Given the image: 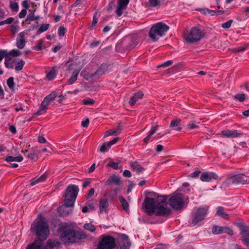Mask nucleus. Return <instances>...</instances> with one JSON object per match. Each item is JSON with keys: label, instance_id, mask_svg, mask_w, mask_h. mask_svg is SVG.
<instances>
[{"label": "nucleus", "instance_id": "1", "mask_svg": "<svg viewBox=\"0 0 249 249\" xmlns=\"http://www.w3.org/2000/svg\"><path fill=\"white\" fill-rule=\"evenodd\" d=\"M78 192L79 188L75 185L71 184L67 187L65 195L64 204L58 207L57 210L61 216H67L71 213V210L69 209L68 207L73 206Z\"/></svg>", "mask_w": 249, "mask_h": 249}, {"label": "nucleus", "instance_id": "2", "mask_svg": "<svg viewBox=\"0 0 249 249\" xmlns=\"http://www.w3.org/2000/svg\"><path fill=\"white\" fill-rule=\"evenodd\" d=\"M86 238V235L84 232L75 231L72 229H65L60 234V239L65 244L78 243Z\"/></svg>", "mask_w": 249, "mask_h": 249}, {"label": "nucleus", "instance_id": "3", "mask_svg": "<svg viewBox=\"0 0 249 249\" xmlns=\"http://www.w3.org/2000/svg\"><path fill=\"white\" fill-rule=\"evenodd\" d=\"M31 230L36 232L38 238L37 240L42 242L47 239L49 233L48 224L43 217L35 222L31 226Z\"/></svg>", "mask_w": 249, "mask_h": 249}, {"label": "nucleus", "instance_id": "4", "mask_svg": "<svg viewBox=\"0 0 249 249\" xmlns=\"http://www.w3.org/2000/svg\"><path fill=\"white\" fill-rule=\"evenodd\" d=\"M205 33L197 27H193L190 30L183 33V38L189 43H194L199 41L205 36Z\"/></svg>", "mask_w": 249, "mask_h": 249}, {"label": "nucleus", "instance_id": "5", "mask_svg": "<svg viewBox=\"0 0 249 249\" xmlns=\"http://www.w3.org/2000/svg\"><path fill=\"white\" fill-rule=\"evenodd\" d=\"M169 29V27L164 23L158 22L151 28L149 32V36L153 41H156L158 38L164 36Z\"/></svg>", "mask_w": 249, "mask_h": 249}, {"label": "nucleus", "instance_id": "6", "mask_svg": "<svg viewBox=\"0 0 249 249\" xmlns=\"http://www.w3.org/2000/svg\"><path fill=\"white\" fill-rule=\"evenodd\" d=\"M61 247V244L58 240L49 239L46 245L40 241L35 240L33 243L29 245L26 249H58Z\"/></svg>", "mask_w": 249, "mask_h": 249}, {"label": "nucleus", "instance_id": "7", "mask_svg": "<svg viewBox=\"0 0 249 249\" xmlns=\"http://www.w3.org/2000/svg\"><path fill=\"white\" fill-rule=\"evenodd\" d=\"M208 212L207 207H199L196 209V212L193 213L189 222L190 225L195 226L201 221L203 220L206 216Z\"/></svg>", "mask_w": 249, "mask_h": 249}, {"label": "nucleus", "instance_id": "8", "mask_svg": "<svg viewBox=\"0 0 249 249\" xmlns=\"http://www.w3.org/2000/svg\"><path fill=\"white\" fill-rule=\"evenodd\" d=\"M116 246L115 239L113 236L103 235L99 241L97 249H114Z\"/></svg>", "mask_w": 249, "mask_h": 249}, {"label": "nucleus", "instance_id": "9", "mask_svg": "<svg viewBox=\"0 0 249 249\" xmlns=\"http://www.w3.org/2000/svg\"><path fill=\"white\" fill-rule=\"evenodd\" d=\"M170 206L175 210H179L183 208L184 205L183 195L181 193L173 194L169 199Z\"/></svg>", "mask_w": 249, "mask_h": 249}, {"label": "nucleus", "instance_id": "10", "mask_svg": "<svg viewBox=\"0 0 249 249\" xmlns=\"http://www.w3.org/2000/svg\"><path fill=\"white\" fill-rule=\"evenodd\" d=\"M142 205L149 215H152L153 213H155L157 204L154 198L146 197Z\"/></svg>", "mask_w": 249, "mask_h": 249}, {"label": "nucleus", "instance_id": "11", "mask_svg": "<svg viewBox=\"0 0 249 249\" xmlns=\"http://www.w3.org/2000/svg\"><path fill=\"white\" fill-rule=\"evenodd\" d=\"M245 176L244 174L232 175L229 174L226 178V182L228 184H244Z\"/></svg>", "mask_w": 249, "mask_h": 249}, {"label": "nucleus", "instance_id": "12", "mask_svg": "<svg viewBox=\"0 0 249 249\" xmlns=\"http://www.w3.org/2000/svg\"><path fill=\"white\" fill-rule=\"evenodd\" d=\"M118 244L120 249H129L131 243L126 235L120 234L119 236Z\"/></svg>", "mask_w": 249, "mask_h": 249}, {"label": "nucleus", "instance_id": "13", "mask_svg": "<svg viewBox=\"0 0 249 249\" xmlns=\"http://www.w3.org/2000/svg\"><path fill=\"white\" fill-rule=\"evenodd\" d=\"M129 2V0H117V8L115 12L118 17L122 15L123 10L126 9Z\"/></svg>", "mask_w": 249, "mask_h": 249}, {"label": "nucleus", "instance_id": "14", "mask_svg": "<svg viewBox=\"0 0 249 249\" xmlns=\"http://www.w3.org/2000/svg\"><path fill=\"white\" fill-rule=\"evenodd\" d=\"M243 133L238 132L236 130H224L221 131V135L226 138H233L243 135Z\"/></svg>", "mask_w": 249, "mask_h": 249}, {"label": "nucleus", "instance_id": "15", "mask_svg": "<svg viewBox=\"0 0 249 249\" xmlns=\"http://www.w3.org/2000/svg\"><path fill=\"white\" fill-rule=\"evenodd\" d=\"M218 176L213 172H203L200 176V178L202 181L209 182L212 179L216 180L218 179Z\"/></svg>", "mask_w": 249, "mask_h": 249}, {"label": "nucleus", "instance_id": "16", "mask_svg": "<svg viewBox=\"0 0 249 249\" xmlns=\"http://www.w3.org/2000/svg\"><path fill=\"white\" fill-rule=\"evenodd\" d=\"M170 209L164 207L163 205L157 206L155 214L157 216L168 215L170 214Z\"/></svg>", "mask_w": 249, "mask_h": 249}, {"label": "nucleus", "instance_id": "17", "mask_svg": "<svg viewBox=\"0 0 249 249\" xmlns=\"http://www.w3.org/2000/svg\"><path fill=\"white\" fill-rule=\"evenodd\" d=\"M181 119L175 118L171 121L169 127L172 130L180 132L182 129L181 126Z\"/></svg>", "mask_w": 249, "mask_h": 249}, {"label": "nucleus", "instance_id": "18", "mask_svg": "<svg viewBox=\"0 0 249 249\" xmlns=\"http://www.w3.org/2000/svg\"><path fill=\"white\" fill-rule=\"evenodd\" d=\"M238 227L240 230V234L243 238L242 240L249 238V227L243 223H239Z\"/></svg>", "mask_w": 249, "mask_h": 249}, {"label": "nucleus", "instance_id": "19", "mask_svg": "<svg viewBox=\"0 0 249 249\" xmlns=\"http://www.w3.org/2000/svg\"><path fill=\"white\" fill-rule=\"evenodd\" d=\"M25 33L24 32H21L18 35L17 39V46L18 49H23L25 45Z\"/></svg>", "mask_w": 249, "mask_h": 249}, {"label": "nucleus", "instance_id": "20", "mask_svg": "<svg viewBox=\"0 0 249 249\" xmlns=\"http://www.w3.org/2000/svg\"><path fill=\"white\" fill-rule=\"evenodd\" d=\"M118 140H119V138L116 137V138H115L114 139H113V140L111 141L107 142H104L102 145V146H101V147L100 148V152H104L107 151L110 148V147H111V145L116 143L117 142Z\"/></svg>", "mask_w": 249, "mask_h": 249}, {"label": "nucleus", "instance_id": "21", "mask_svg": "<svg viewBox=\"0 0 249 249\" xmlns=\"http://www.w3.org/2000/svg\"><path fill=\"white\" fill-rule=\"evenodd\" d=\"M108 65L107 64H102L97 69L95 73L92 76H97L98 77L106 73L107 71Z\"/></svg>", "mask_w": 249, "mask_h": 249}, {"label": "nucleus", "instance_id": "22", "mask_svg": "<svg viewBox=\"0 0 249 249\" xmlns=\"http://www.w3.org/2000/svg\"><path fill=\"white\" fill-rule=\"evenodd\" d=\"M143 96V93L142 91H139L137 93H135L133 94V95L130 98V101H129V104L131 106H133L136 103V102L139 99L142 98Z\"/></svg>", "mask_w": 249, "mask_h": 249}, {"label": "nucleus", "instance_id": "23", "mask_svg": "<svg viewBox=\"0 0 249 249\" xmlns=\"http://www.w3.org/2000/svg\"><path fill=\"white\" fill-rule=\"evenodd\" d=\"M120 178L117 177L115 175H112L110 176L106 181L105 185H109L112 183L115 184L116 185H119L120 183Z\"/></svg>", "mask_w": 249, "mask_h": 249}, {"label": "nucleus", "instance_id": "24", "mask_svg": "<svg viewBox=\"0 0 249 249\" xmlns=\"http://www.w3.org/2000/svg\"><path fill=\"white\" fill-rule=\"evenodd\" d=\"M81 69H75L74 71L72 72L71 77L68 80V83L70 85L74 83L77 79V76L79 75V73Z\"/></svg>", "mask_w": 249, "mask_h": 249}, {"label": "nucleus", "instance_id": "25", "mask_svg": "<svg viewBox=\"0 0 249 249\" xmlns=\"http://www.w3.org/2000/svg\"><path fill=\"white\" fill-rule=\"evenodd\" d=\"M108 202L107 199H102L99 202V209L101 213L107 212Z\"/></svg>", "mask_w": 249, "mask_h": 249}, {"label": "nucleus", "instance_id": "26", "mask_svg": "<svg viewBox=\"0 0 249 249\" xmlns=\"http://www.w3.org/2000/svg\"><path fill=\"white\" fill-rule=\"evenodd\" d=\"M167 198V196H158L156 199L155 200L157 206L166 205Z\"/></svg>", "mask_w": 249, "mask_h": 249}, {"label": "nucleus", "instance_id": "27", "mask_svg": "<svg viewBox=\"0 0 249 249\" xmlns=\"http://www.w3.org/2000/svg\"><path fill=\"white\" fill-rule=\"evenodd\" d=\"M109 161L107 164V167H111L114 169H118L122 168V166L119 165L120 161L117 160V161H113L111 158L108 159Z\"/></svg>", "mask_w": 249, "mask_h": 249}, {"label": "nucleus", "instance_id": "28", "mask_svg": "<svg viewBox=\"0 0 249 249\" xmlns=\"http://www.w3.org/2000/svg\"><path fill=\"white\" fill-rule=\"evenodd\" d=\"M216 213L218 216L224 219H228L229 218V215L225 212L224 208L222 206H219L217 208Z\"/></svg>", "mask_w": 249, "mask_h": 249}, {"label": "nucleus", "instance_id": "29", "mask_svg": "<svg viewBox=\"0 0 249 249\" xmlns=\"http://www.w3.org/2000/svg\"><path fill=\"white\" fill-rule=\"evenodd\" d=\"M130 167L136 171L138 173H142L143 171V168L141 167L138 162L137 161H131L129 163Z\"/></svg>", "mask_w": 249, "mask_h": 249}, {"label": "nucleus", "instance_id": "30", "mask_svg": "<svg viewBox=\"0 0 249 249\" xmlns=\"http://www.w3.org/2000/svg\"><path fill=\"white\" fill-rule=\"evenodd\" d=\"M47 178V175L45 174L38 178H35L31 180V185L34 186L36 184L44 181Z\"/></svg>", "mask_w": 249, "mask_h": 249}, {"label": "nucleus", "instance_id": "31", "mask_svg": "<svg viewBox=\"0 0 249 249\" xmlns=\"http://www.w3.org/2000/svg\"><path fill=\"white\" fill-rule=\"evenodd\" d=\"M49 104L47 103L46 100L44 99L42 102L41 106L39 109L35 113L36 115H39L42 114V112L47 109V107Z\"/></svg>", "mask_w": 249, "mask_h": 249}, {"label": "nucleus", "instance_id": "32", "mask_svg": "<svg viewBox=\"0 0 249 249\" xmlns=\"http://www.w3.org/2000/svg\"><path fill=\"white\" fill-rule=\"evenodd\" d=\"M29 14L28 15L26 19L22 22L27 24H30L31 21L35 20V11L33 10H29Z\"/></svg>", "mask_w": 249, "mask_h": 249}, {"label": "nucleus", "instance_id": "33", "mask_svg": "<svg viewBox=\"0 0 249 249\" xmlns=\"http://www.w3.org/2000/svg\"><path fill=\"white\" fill-rule=\"evenodd\" d=\"M158 127L159 125H157L156 126H153L151 128V130L149 132V134L143 139V141L144 142L147 143L148 142L151 136H152L156 132Z\"/></svg>", "mask_w": 249, "mask_h": 249}, {"label": "nucleus", "instance_id": "34", "mask_svg": "<svg viewBox=\"0 0 249 249\" xmlns=\"http://www.w3.org/2000/svg\"><path fill=\"white\" fill-rule=\"evenodd\" d=\"M118 198L123 209L126 212L128 211L129 210V204L128 202L122 196H119Z\"/></svg>", "mask_w": 249, "mask_h": 249}, {"label": "nucleus", "instance_id": "35", "mask_svg": "<svg viewBox=\"0 0 249 249\" xmlns=\"http://www.w3.org/2000/svg\"><path fill=\"white\" fill-rule=\"evenodd\" d=\"M224 227L213 226L212 228V232L214 234H219L223 233Z\"/></svg>", "mask_w": 249, "mask_h": 249}, {"label": "nucleus", "instance_id": "36", "mask_svg": "<svg viewBox=\"0 0 249 249\" xmlns=\"http://www.w3.org/2000/svg\"><path fill=\"white\" fill-rule=\"evenodd\" d=\"M56 76V71L55 68H52L51 70L47 74L46 77L49 80H52L54 79Z\"/></svg>", "mask_w": 249, "mask_h": 249}, {"label": "nucleus", "instance_id": "37", "mask_svg": "<svg viewBox=\"0 0 249 249\" xmlns=\"http://www.w3.org/2000/svg\"><path fill=\"white\" fill-rule=\"evenodd\" d=\"M23 160V157H6L5 159L7 162L17 161L20 162Z\"/></svg>", "mask_w": 249, "mask_h": 249}, {"label": "nucleus", "instance_id": "38", "mask_svg": "<svg viewBox=\"0 0 249 249\" xmlns=\"http://www.w3.org/2000/svg\"><path fill=\"white\" fill-rule=\"evenodd\" d=\"M248 46V45H245L243 46H240L236 48L231 49V51L233 53H238L244 51L247 48Z\"/></svg>", "mask_w": 249, "mask_h": 249}, {"label": "nucleus", "instance_id": "39", "mask_svg": "<svg viewBox=\"0 0 249 249\" xmlns=\"http://www.w3.org/2000/svg\"><path fill=\"white\" fill-rule=\"evenodd\" d=\"M200 124V122L196 123L195 121H191L188 123L187 124V127L190 129L198 128L199 127V124Z\"/></svg>", "mask_w": 249, "mask_h": 249}, {"label": "nucleus", "instance_id": "40", "mask_svg": "<svg viewBox=\"0 0 249 249\" xmlns=\"http://www.w3.org/2000/svg\"><path fill=\"white\" fill-rule=\"evenodd\" d=\"M25 64V62L22 60H20L18 61L15 66V70L17 71H21L22 70L24 65Z\"/></svg>", "mask_w": 249, "mask_h": 249}, {"label": "nucleus", "instance_id": "41", "mask_svg": "<svg viewBox=\"0 0 249 249\" xmlns=\"http://www.w3.org/2000/svg\"><path fill=\"white\" fill-rule=\"evenodd\" d=\"M234 98L240 102H242L245 100L246 95L244 93L237 94L234 96Z\"/></svg>", "mask_w": 249, "mask_h": 249}, {"label": "nucleus", "instance_id": "42", "mask_svg": "<svg viewBox=\"0 0 249 249\" xmlns=\"http://www.w3.org/2000/svg\"><path fill=\"white\" fill-rule=\"evenodd\" d=\"M149 6L152 7L159 6L160 5V0H149Z\"/></svg>", "mask_w": 249, "mask_h": 249}, {"label": "nucleus", "instance_id": "43", "mask_svg": "<svg viewBox=\"0 0 249 249\" xmlns=\"http://www.w3.org/2000/svg\"><path fill=\"white\" fill-rule=\"evenodd\" d=\"M10 7L14 12H17L18 10V5L16 2L10 1Z\"/></svg>", "mask_w": 249, "mask_h": 249}, {"label": "nucleus", "instance_id": "44", "mask_svg": "<svg viewBox=\"0 0 249 249\" xmlns=\"http://www.w3.org/2000/svg\"><path fill=\"white\" fill-rule=\"evenodd\" d=\"M84 228L91 232H94L96 230L95 227L91 223H86L84 225Z\"/></svg>", "mask_w": 249, "mask_h": 249}, {"label": "nucleus", "instance_id": "45", "mask_svg": "<svg viewBox=\"0 0 249 249\" xmlns=\"http://www.w3.org/2000/svg\"><path fill=\"white\" fill-rule=\"evenodd\" d=\"M49 27V24H43L40 28L38 29L37 33L40 34L43 32L47 31Z\"/></svg>", "mask_w": 249, "mask_h": 249}, {"label": "nucleus", "instance_id": "46", "mask_svg": "<svg viewBox=\"0 0 249 249\" xmlns=\"http://www.w3.org/2000/svg\"><path fill=\"white\" fill-rule=\"evenodd\" d=\"M82 103L85 105H92L94 104L95 101L94 100L90 99V98H88L84 99L82 101Z\"/></svg>", "mask_w": 249, "mask_h": 249}, {"label": "nucleus", "instance_id": "47", "mask_svg": "<svg viewBox=\"0 0 249 249\" xmlns=\"http://www.w3.org/2000/svg\"><path fill=\"white\" fill-rule=\"evenodd\" d=\"M14 21V18L10 17L7 19L0 21V26L3 25L5 24H10Z\"/></svg>", "mask_w": 249, "mask_h": 249}, {"label": "nucleus", "instance_id": "48", "mask_svg": "<svg viewBox=\"0 0 249 249\" xmlns=\"http://www.w3.org/2000/svg\"><path fill=\"white\" fill-rule=\"evenodd\" d=\"M173 64V61L172 60H168L162 64L159 65L157 66L158 68H160L161 67H167L170 66Z\"/></svg>", "mask_w": 249, "mask_h": 249}, {"label": "nucleus", "instance_id": "49", "mask_svg": "<svg viewBox=\"0 0 249 249\" xmlns=\"http://www.w3.org/2000/svg\"><path fill=\"white\" fill-rule=\"evenodd\" d=\"M200 11L204 14H210L211 15H213L214 13L216 12L214 10H212L208 9H202L200 10Z\"/></svg>", "mask_w": 249, "mask_h": 249}, {"label": "nucleus", "instance_id": "50", "mask_svg": "<svg viewBox=\"0 0 249 249\" xmlns=\"http://www.w3.org/2000/svg\"><path fill=\"white\" fill-rule=\"evenodd\" d=\"M7 84L10 89H13L14 86V78L11 77L7 80Z\"/></svg>", "mask_w": 249, "mask_h": 249}, {"label": "nucleus", "instance_id": "51", "mask_svg": "<svg viewBox=\"0 0 249 249\" xmlns=\"http://www.w3.org/2000/svg\"><path fill=\"white\" fill-rule=\"evenodd\" d=\"M232 22H233V20L232 19H230V20L227 21V22H224L223 24H222L221 27L224 29H228L231 27Z\"/></svg>", "mask_w": 249, "mask_h": 249}, {"label": "nucleus", "instance_id": "52", "mask_svg": "<svg viewBox=\"0 0 249 249\" xmlns=\"http://www.w3.org/2000/svg\"><path fill=\"white\" fill-rule=\"evenodd\" d=\"M223 233H226L231 236H232L233 234L232 230L227 226L224 227Z\"/></svg>", "mask_w": 249, "mask_h": 249}, {"label": "nucleus", "instance_id": "53", "mask_svg": "<svg viewBox=\"0 0 249 249\" xmlns=\"http://www.w3.org/2000/svg\"><path fill=\"white\" fill-rule=\"evenodd\" d=\"M58 34L60 36H63L65 34V28L64 26H61L59 27Z\"/></svg>", "mask_w": 249, "mask_h": 249}, {"label": "nucleus", "instance_id": "54", "mask_svg": "<svg viewBox=\"0 0 249 249\" xmlns=\"http://www.w3.org/2000/svg\"><path fill=\"white\" fill-rule=\"evenodd\" d=\"M56 97V93L55 92H52L51 94H50L49 95L46 96L44 99L45 100H48V98H50L51 99V100L53 101L55 99Z\"/></svg>", "mask_w": 249, "mask_h": 249}, {"label": "nucleus", "instance_id": "55", "mask_svg": "<svg viewBox=\"0 0 249 249\" xmlns=\"http://www.w3.org/2000/svg\"><path fill=\"white\" fill-rule=\"evenodd\" d=\"M21 53V52L18 50H13L9 52V54L13 56H19Z\"/></svg>", "mask_w": 249, "mask_h": 249}, {"label": "nucleus", "instance_id": "56", "mask_svg": "<svg viewBox=\"0 0 249 249\" xmlns=\"http://www.w3.org/2000/svg\"><path fill=\"white\" fill-rule=\"evenodd\" d=\"M115 134H116V131L114 130V129L109 130L105 132L104 137H107L109 136L114 135Z\"/></svg>", "mask_w": 249, "mask_h": 249}, {"label": "nucleus", "instance_id": "57", "mask_svg": "<svg viewBox=\"0 0 249 249\" xmlns=\"http://www.w3.org/2000/svg\"><path fill=\"white\" fill-rule=\"evenodd\" d=\"M11 55H10L9 54V53H8L7 52V54H6V56H4L5 57V65L6 66V67L8 68H11V66H8V61H9L11 59V58L10 57V56Z\"/></svg>", "mask_w": 249, "mask_h": 249}, {"label": "nucleus", "instance_id": "58", "mask_svg": "<svg viewBox=\"0 0 249 249\" xmlns=\"http://www.w3.org/2000/svg\"><path fill=\"white\" fill-rule=\"evenodd\" d=\"M98 18L95 17V15L93 16L92 25L89 27L90 30H92L98 22Z\"/></svg>", "mask_w": 249, "mask_h": 249}, {"label": "nucleus", "instance_id": "59", "mask_svg": "<svg viewBox=\"0 0 249 249\" xmlns=\"http://www.w3.org/2000/svg\"><path fill=\"white\" fill-rule=\"evenodd\" d=\"M42 41L41 40H40L38 43V44L36 46H34L33 47V49L37 51L41 50L42 49Z\"/></svg>", "mask_w": 249, "mask_h": 249}, {"label": "nucleus", "instance_id": "60", "mask_svg": "<svg viewBox=\"0 0 249 249\" xmlns=\"http://www.w3.org/2000/svg\"><path fill=\"white\" fill-rule=\"evenodd\" d=\"M22 6L24 9H27L29 7L28 0H24L21 3Z\"/></svg>", "mask_w": 249, "mask_h": 249}, {"label": "nucleus", "instance_id": "61", "mask_svg": "<svg viewBox=\"0 0 249 249\" xmlns=\"http://www.w3.org/2000/svg\"><path fill=\"white\" fill-rule=\"evenodd\" d=\"M27 14V11L26 9H22L18 14V17L20 18H24Z\"/></svg>", "mask_w": 249, "mask_h": 249}, {"label": "nucleus", "instance_id": "62", "mask_svg": "<svg viewBox=\"0 0 249 249\" xmlns=\"http://www.w3.org/2000/svg\"><path fill=\"white\" fill-rule=\"evenodd\" d=\"M7 54L6 50H0V61H1Z\"/></svg>", "mask_w": 249, "mask_h": 249}, {"label": "nucleus", "instance_id": "63", "mask_svg": "<svg viewBox=\"0 0 249 249\" xmlns=\"http://www.w3.org/2000/svg\"><path fill=\"white\" fill-rule=\"evenodd\" d=\"M89 119H86L85 121L81 122V125L84 127H87L89 124Z\"/></svg>", "mask_w": 249, "mask_h": 249}, {"label": "nucleus", "instance_id": "64", "mask_svg": "<svg viewBox=\"0 0 249 249\" xmlns=\"http://www.w3.org/2000/svg\"><path fill=\"white\" fill-rule=\"evenodd\" d=\"M231 249H245L242 248L240 245L238 244H233L231 246Z\"/></svg>", "mask_w": 249, "mask_h": 249}]
</instances>
